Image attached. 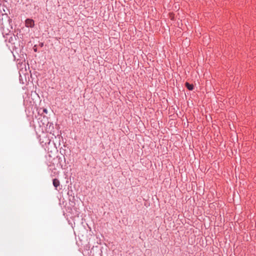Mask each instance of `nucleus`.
<instances>
[{
  "instance_id": "f03ea898",
  "label": "nucleus",
  "mask_w": 256,
  "mask_h": 256,
  "mask_svg": "<svg viewBox=\"0 0 256 256\" xmlns=\"http://www.w3.org/2000/svg\"><path fill=\"white\" fill-rule=\"evenodd\" d=\"M53 185L55 187V188L56 189V188H58V186H60V181L56 179V178H54L53 180Z\"/></svg>"
},
{
  "instance_id": "39448f33",
  "label": "nucleus",
  "mask_w": 256,
  "mask_h": 256,
  "mask_svg": "<svg viewBox=\"0 0 256 256\" xmlns=\"http://www.w3.org/2000/svg\"><path fill=\"white\" fill-rule=\"evenodd\" d=\"M6 16V14H2V16Z\"/></svg>"
},
{
  "instance_id": "7ed1b4c3",
  "label": "nucleus",
  "mask_w": 256,
  "mask_h": 256,
  "mask_svg": "<svg viewBox=\"0 0 256 256\" xmlns=\"http://www.w3.org/2000/svg\"><path fill=\"white\" fill-rule=\"evenodd\" d=\"M186 87L189 90H193L194 86L192 84H190L188 82H186L185 84Z\"/></svg>"
},
{
  "instance_id": "20e7f679",
  "label": "nucleus",
  "mask_w": 256,
  "mask_h": 256,
  "mask_svg": "<svg viewBox=\"0 0 256 256\" xmlns=\"http://www.w3.org/2000/svg\"><path fill=\"white\" fill-rule=\"evenodd\" d=\"M43 112H45L46 114H48V110L46 108L44 109Z\"/></svg>"
},
{
  "instance_id": "f257e3e1",
  "label": "nucleus",
  "mask_w": 256,
  "mask_h": 256,
  "mask_svg": "<svg viewBox=\"0 0 256 256\" xmlns=\"http://www.w3.org/2000/svg\"><path fill=\"white\" fill-rule=\"evenodd\" d=\"M25 26L28 28H33L34 26V20L32 19H26L25 21Z\"/></svg>"
}]
</instances>
